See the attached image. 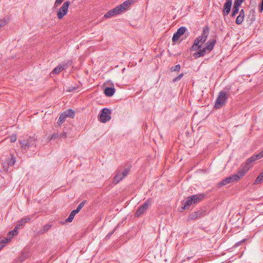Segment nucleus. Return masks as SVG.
Wrapping results in <instances>:
<instances>
[{
  "label": "nucleus",
  "instance_id": "obj_1",
  "mask_svg": "<svg viewBox=\"0 0 263 263\" xmlns=\"http://www.w3.org/2000/svg\"><path fill=\"white\" fill-rule=\"evenodd\" d=\"M133 0H127L122 4L118 5L114 9L108 11L104 16L105 18H109L114 15L120 14L126 10L129 6L133 3Z\"/></svg>",
  "mask_w": 263,
  "mask_h": 263
},
{
  "label": "nucleus",
  "instance_id": "obj_2",
  "mask_svg": "<svg viewBox=\"0 0 263 263\" xmlns=\"http://www.w3.org/2000/svg\"><path fill=\"white\" fill-rule=\"evenodd\" d=\"M263 157V152L262 151L259 153L257 154H255L248 158L246 162L245 163H242L240 167L242 168V169L246 172V173H247L249 170L252 167V165L251 164L252 163L254 162L257 159H260Z\"/></svg>",
  "mask_w": 263,
  "mask_h": 263
},
{
  "label": "nucleus",
  "instance_id": "obj_3",
  "mask_svg": "<svg viewBox=\"0 0 263 263\" xmlns=\"http://www.w3.org/2000/svg\"><path fill=\"white\" fill-rule=\"evenodd\" d=\"M228 98V95L226 92L223 91L219 92L218 93V96L215 103V107L216 108H219L221 107L226 104Z\"/></svg>",
  "mask_w": 263,
  "mask_h": 263
},
{
  "label": "nucleus",
  "instance_id": "obj_4",
  "mask_svg": "<svg viewBox=\"0 0 263 263\" xmlns=\"http://www.w3.org/2000/svg\"><path fill=\"white\" fill-rule=\"evenodd\" d=\"M36 139L34 137H30L27 139L20 140L21 148L23 149H27L30 147L35 145Z\"/></svg>",
  "mask_w": 263,
  "mask_h": 263
},
{
  "label": "nucleus",
  "instance_id": "obj_5",
  "mask_svg": "<svg viewBox=\"0 0 263 263\" xmlns=\"http://www.w3.org/2000/svg\"><path fill=\"white\" fill-rule=\"evenodd\" d=\"M111 111L110 109L104 108L99 115V120L102 123H105L111 119L110 115Z\"/></svg>",
  "mask_w": 263,
  "mask_h": 263
},
{
  "label": "nucleus",
  "instance_id": "obj_6",
  "mask_svg": "<svg viewBox=\"0 0 263 263\" xmlns=\"http://www.w3.org/2000/svg\"><path fill=\"white\" fill-rule=\"evenodd\" d=\"M70 4V3L69 1L65 2L59 9L57 12V17L58 19H62L67 14Z\"/></svg>",
  "mask_w": 263,
  "mask_h": 263
},
{
  "label": "nucleus",
  "instance_id": "obj_7",
  "mask_svg": "<svg viewBox=\"0 0 263 263\" xmlns=\"http://www.w3.org/2000/svg\"><path fill=\"white\" fill-rule=\"evenodd\" d=\"M151 199H148L143 203V204L142 205L138 208V209L135 212V216L138 217L143 215L146 211L148 206L151 204Z\"/></svg>",
  "mask_w": 263,
  "mask_h": 263
},
{
  "label": "nucleus",
  "instance_id": "obj_8",
  "mask_svg": "<svg viewBox=\"0 0 263 263\" xmlns=\"http://www.w3.org/2000/svg\"><path fill=\"white\" fill-rule=\"evenodd\" d=\"M129 173V170L127 168L125 169L123 172H117L116 175L114 177L112 183L115 184H118L124 178H125Z\"/></svg>",
  "mask_w": 263,
  "mask_h": 263
},
{
  "label": "nucleus",
  "instance_id": "obj_9",
  "mask_svg": "<svg viewBox=\"0 0 263 263\" xmlns=\"http://www.w3.org/2000/svg\"><path fill=\"white\" fill-rule=\"evenodd\" d=\"M247 173L245 172L242 168H240L237 171V173L235 174L232 175L230 176L232 182L238 181L243 176H244Z\"/></svg>",
  "mask_w": 263,
  "mask_h": 263
},
{
  "label": "nucleus",
  "instance_id": "obj_10",
  "mask_svg": "<svg viewBox=\"0 0 263 263\" xmlns=\"http://www.w3.org/2000/svg\"><path fill=\"white\" fill-rule=\"evenodd\" d=\"M232 0H226V2L223 5L222 10V14L223 16H227L230 13L232 7Z\"/></svg>",
  "mask_w": 263,
  "mask_h": 263
},
{
  "label": "nucleus",
  "instance_id": "obj_11",
  "mask_svg": "<svg viewBox=\"0 0 263 263\" xmlns=\"http://www.w3.org/2000/svg\"><path fill=\"white\" fill-rule=\"evenodd\" d=\"M70 61H68L67 63H64L61 64L59 65L57 67H56L52 70V73L53 74H58L62 70L67 68L68 67L69 64H70Z\"/></svg>",
  "mask_w": 263,
  "mask_h": 263
},
{
  "label": "nucleus",
  "instance_id": "obj_12",
  "mask_svg": "<svg viewBox=\"0 0 263 263\" xmlns=\"http://www.w3.org/2000/svg\"><path fill=\"white\" fill-rule=\"evenodd\" d=\"M186 30V28L185 27H180L175 32L173 36L172 41L173 42H175L179 39L180 36L184 34Z\"/></svg>",
  "mask_w": 263,
  "mask_h": 263
},
{
  "label": "nucleus",
  "instance_id": "obj_13",
  "mask_svg": "<svg viewBox=\"0 0 263 263\" xmlns=\"http://www.w3.org/2000/svg\"><path fill=\"white\" fill-rule=\"evenodd\" d=\"M194 202L191 196L188 197L187 198H186L185 200H183L182 202V209L184 210L188 209L190 208V206Z\"/></svg>",
  "mask_w": 263,
  "mask_h": 263
},
{
  "label": "nucleus",
  "instance_id": "obj_14",
  "mask_svg": "<svg viewBox=\"0 0 263 263\" xmlns=\"http://www.w3.org/2000/svg\"><path fill=\"white\" fill-rule=\"evenodd\" d=\"M205 196V194L202 193V194L192 195V196H191V197L194 203L196 204V203L199 202L200 201L202 200L204 198Z\"/></svg>",
  "mask_w": 263,
  "mask_h": 263
},
{
  "label": "nucleus",
  "instance_id": "obj_15",
  "mask_svg": "<svg viewBox=\"0 0 263 263\" xmlns=\"http://www.w3.org/2000/svg\"><path fill=\"white\" fill-rule=\"evenodd\" d=\"M33 216V215H32L31 216H27L22 218L18 221V223L16 226H18L19 229L20 227L24 226L26 223L30 222Z\"/></svg>",
  "mask_w": 263,
  "mask_h": 263
},
{
  "label": "nucleus",
  "instance_id": "obj_16",
  "mask_svg": "<svg viewBox=\"0 0 263 263\" xmlns=\"http://www.w3.org/2000/svg\"><path fill=\"white\" fill-rule=\"evenodd\" d=\"M209 29L206 26L205 28L203 29L202 35L201 36H198L201 43H203L205 42L209 35Z\"/></svg>",
  "mask_w": 263,
  "mask_h": 263
},
{
  "label": "nucleus",
  "instance_id": "obj_17",
  "mask_svg": "<svg viewBox=\"0 0 263 263\" xmlns=\"http://www.w3.org/2000/svg\"><path fill=\"white\" fill-rule=\"evenodd\" d=\"M203 213V211L201 210L194 212L189 215L188 216V219L190 220H195L198 218H199L202 216Z\"/></svg>",
  "mask_w": 263,
  "mask_h": 263
},
{
  "label": "nucleus",
  "instance_id": "obj_18",
  "mask_svg": "<svg viewBox=\"0 0 263 263\" xmlns=\"http://www.w3.org/2000/svg\"><path fill=\"white\" fill-rule=\"evenodd\" d=\"M16 162L15 157L14 155H11L6 159V163L8 166H12L14 165Z\"/></svg>",
  "mask_w": 263,
  "mask_h": 263
},
{
  "label": "nucleus",
  "instance_id": "obj_19",
  "mask_svg": "<svg viewBox=\"0 0 263 263\" xmlns=\"http://www.w3.org/2000/svg\"><path fill=\"white\" fill-rule=\"evenodd\" d=\"M52 225L50 224H45L39 231L38 234L42 235L47 232L50 229Z\"/></svg>",
  "mask_w": 263,
  "mask_h": 263
},
{
  "label": "nucleus",
  "instance_id": "obj_20",
  "mask_svg": "<svg viewBox=\"0 0 263 263\" xmlns=\"http://www.w3.org/2000/svg\"><path fill=\"white\" fill-rule=\"evenodd\" d=\"M115 89L114 87H106L104 90V93L107 97H111L114 95Z\"/></svg>",
  "mask_w": 263,
  "mask_h": 263
},
{
  "label": "nucleus",
  "instance_id": "obj_21",
  "mask_svg": "<svg viewBox=\"0 0 263 263\" xmlns=\"http://www.w3.org/2000/svg\"><path fill=\"white\" fill-rule=\"evenodd\" d=\"M206 50L207 49H205V47L203 48L202 49H200L199 51L194 53V56L196 58L203 57L205 55Z\"/></svg>",
  "mask_w": 263,
  "mask_h": 263
},
{
  "label": "nucleus",
  "instance_id": "obj_22",
  "mask_svg": "<svg viewBox=\"0 0 263 263\" xmlns=\"http://www.w3.org/2000/svg\"><path fill=\"white\" fill-rule=\"evenodd\" d=\"M215 43H216V40H212H212L209 41L206 43V46L205 47V49H207V50H209V51L212 50L213 49Z\"/></svg>",
  "mask_w": 263,
  "mask_h": 263
},
{
  "label": "nucleus",
  "instance_id": "obj_23",
  "mask_svg": "<svg viewBox=\"0 0 263 263\" xmlns=\"http://www.w3.org/2000/svg\"><path fill=\"white\" fill-rule=\"evenodd\" d=\"M78 213L75 210H73L69 214L68 217L66 219L67 222H71L72 221L75 215Z\"/></svg>",
  "mask_w": 263,
  "mask_h": 263
},
{
  "label": "nucleus",
  "instance_id": "obj_24",
  "mask_svg": "<svg viewBox=\"0 0 263 263\" xmlns=\"http://www.w3.org/2000/svg\"><path fill=\"white\" fill-rule=\"evenodd\" d=\"M201 43L200 39L198 37L194 42L193 45L192 46V50H197L201 47V46L199 45V43Z\"/></svg>",
  "mask_w": 263,
  "mask_h": 263
},
{
  "label": "nucleus",
  "instance_id": "obj_25",
  "mask_svg": "<svg viewBox=\"0 0 263 263\" xmlns=\"http://www.w3.org/2000/svg\"><path fill=\"white\" fill-rule=\"evenodd\" d=\"M65 115H66L67 117H70L71 118H73L75 115V112L73 110L71 109H69L64 111Z\"/></svg>",
  "mask_w": 263,
  "mask_h": 263
},
{
  "label": "nucleus",
  "instance_id": "obj_26",
  "mask_svg": "<svg viewBox=\"0 0 263 263\" xmlns=\"http://www.w3.org/2000/svg\"><path fill=\"white\" fill-rule=\"evenodd\" d=\"M17 229H18V226H15L13 230L9 232L8 237L11 239L13 236L16 235L17 234Z\"/></svg>",
  "mask_w": 263,
  "mask_h": 263
},
{
  "label": "nucleus",
  "instance_id": "obj_27",
  "mask_svg": "<svg viewBox=\"0 0 263 263\" xmlns=\"http://www.w3.org/2000/svg\"><path fill=\"white\" fill-rule=\"evenodd\" d=\"M239 7L240 6H236L235 5H233V7L232 8V12L231 14L232 17H235L236 16V14H237L238 13L239 10Z\"/></svg>",
  "mask_w": 263,
  "mask_h": 263
},
{
  "label": "nucleus",
  "instance_id": "obj_28",
  "mask_svg": "<svg viewBox=\"0 0 263 263\" xmlns=\"http://www.w3.org/2000/svg\"><path fill=\"white\" fill-rule=\"evenodd\" d=\"M66 118V115H65L64 112H62L59 118L58 123L60 124L63 123L65 121Z\"/></svg>",
  "mask_w": 263,
  "mask_h": 263
},
{
  "label": "nucleus",
  "instance_id": "obj_29",
  "mask_svg": "<svg viewBox=\"0 0 263 263\" xmlns=\"http://www.w3.org/2000/svg\"><path fill=\"white\" fill-rule=\"evenodd\" d=\"M263 181V172L260 173L254 181L255 184H258Z\"/></svg>",
  "mask_w": 263,
  "mask_h": 263
},
{
  "label": "nucleus",
  "instance_id": "obj_30",
  "mask_svg": "<svg viewBox=\"0 0 263 263\" xmlns=\"http://www.w3.org/2000/svg\"><path fill=\"white\" fill-rule=\"evenodd\" d=\"M9 18L8 17H5L0 20V27L5 26L8 23Z\"/></svg>",
  "mask_w": 263,
  "mask_h": 263
},
{
  "label": "nucleus",
  "instance_id": "obj_31",
  "mask_svg": "<svg viewBox=\"0 0 263 263\" xmlns=\"http://www.w3.org/2000/svg\"><path fill=\"white\" fill-rule=\"evenodd\" d=\"M244 18L245 17H242L240 15H238V16L237 17L236 20V24L240 25L243 22V21L244 20Z\"/></svg>",
  "mask_w": 263,
  "mask_h": 263
},
{
  "label": "nucleus",
  "instance_id": "obj_32",
  "mask_svg": "<svg viewBox=\"0 0 263 263\" xmlns=\"http://www.w3.org/2000/svg\"><path fill=\"white\" fill-rule=\"evenodd\" d=\"M85 202L86 201L84 200L78 205V206L77 208V209L75 210L78 213H79L80 211L82 209V208L84 206Z\"/></svg>",
  "mask_w": 263,
  "mask_h": 263
},
{
  "label": "nucleus",
  "instance_id": "obj_33",
  "mask_svg": "<svg viewBox=\"0 0 263 263\" xmlns=\"http://www.w3.org/2000/svg\"><path fill=\"white\" fill-rule=\"evenodd\" d=\"M180 65L179 64L176 65L171 68V71H178L180 69Z\"/></svg>",
  "mask_w": 263,
  "mask_h": 263
},
{
  "label": "nucleus",
  "instance_id": "obj_34",
  "mask_svg": "<svg viewBox=\"0 0 263 263\" xmlns=\"http://www.w3.org/2000/svg\"><path fill=\"white\" fill-rule=\"evenodd\" d=\"M184 74L183 73H180L177 77H176L175 79H173V82H175L179 81L183 77Z\"/></svg>",
  "mask_w": 263,
  "mask_h": 263
},
{
  "label": "nucleus",
  "instance_id": "obj_35",
  "mask_svg": "<svg viewBox=\"0 0 263 263\" xmlns=\"http://www.w3.org/2000/svg\"><path fill=\"white\" fill-rule=\"evenodd\" d=\"M245 0H234V5L240 6Z\"/></svg>",
  "mask_w": 263,
  "mask_h": 263
},
{
  "label": "nucleus",
  "instance_id": "obj_36",
  "mask_svg": "<svg viewBox=\"0 0 263 263\" xmlns=\"http://www.w3.org/2000/svg\"><path fill=\"white\" fill-rule=\"evenodd\" d=\"M63 1L64 0H56L54 3V7H58L60 4H62Z\"/></svg>",
  "mask_w": 263,
  "mask_h": 263
},
{
  "label": "nucleus",
  "instance_id": "obj_37",
  "mask_svg": "<svg viewBox=\"0 0 263 263\" xmlns=\"http://www.w3.org/2000/svg\"><path fill=\"white\" fill-rule=\"evenodd\" d=\"M16 135H13L10 137V141L11 142H14L16 140Z\"/></svg>",
  "mask_w": 263,
  "mask_h": 263
},
{
  "label": "nucleus",
  "instance_id": "obj_38",
  "mask_svg": "<svg viewBox=\"0 0 263 263\" xmlns=\"http://www.w3.org/2000/svg\"><path fill=\"white\" fill-rule=\"evenodd\" d=\"M60 137L59 135L58 134H54L51 135L50 139H55L58 138Z\"/></svg>",
  "mask_w": 263,
  "mask_h": 263
},
{
  "label": "nucleus",
  "instance_id": "obj_39",
  "mask_svg": "<svg viewBox=\"0 0 263 263\" xmlns=\"http://www.w3.org/2000/svg\"><path fill=\"white\" fill-rule=\"evenodd\" d=\"M246 240L245 239H243V240L239 241V242H236L235 245L234 246V247H237L239 245H240L243 242H244Z\"/></svg>",
  "mask_w": 263,
  "mask_h": 263
},
{
  "label": "nucleus",
  "instance_id": "obj_40",
  "mask_svg": "<svg viewBox=\"0 0 263 263\" xmlns=\"http://www.w3.org/2000/svg\"><path fill=\"white\" fill-rule=\"evenodd\" d=\"M228 184V183H227V180H226V179H224V180H222V181L220 182V183H219V184H220V185H221V186H222V185H226V184Z\"/></svg>",
  "mask_w": 263,
  "mask_h": 263
},
{
  "label": "nucleus",
  "instance_id": "obj_41",
  "mask_svg": "<svg viewBox=\"0 0 263 263\" xmlns=\"http://www.w3.org/2000/svg\"><path fill=\"white\" fill-rule=\"evenodd\" d=\"M238 15H240L242 17H245V11L243 9H241L240 11H239V14Z\"/></svg>",
  "mask_w": 263,
  "mask_h": 263
},
{
  "label": "nucleus",
  "instance_id": "obj_42",
  "mask_svg": "<svg viewBox=\"0 0 263 263\" xmlns=\"http://www.w3.org/2000/svg\"><path fill=\"white\" fill-rule=\"evenodd\" d=\"M258 9H259V11L260 12H262V11H263V3H261L260 5L259 6Z\"/></svg>",
  "mask_w": 263,
  "mask_h": 263
},
{
  "label": "nucleus",
  "instance_id": "obj_43",
  "mask_svg": "<svg viewBox=\"0 0 263 263\" xmlns=\"http://www.w3.org/2000/svg\"><path fill=\"white\" fill-rule=\"evenodd\" d=\"M10 240H11V239H10L9 238L7 237V238H6L5 239L3 240L2 241V243H8V242Z\"/></svg>",
  "mask_w": 263,
  "mask_h": 263
},
{
  "label": "nucleus",
  "instance_id": "obj_44",
  "mask_svg": "<svg viewBox=\"0 0 263 263\" xmlns=\"http://www.w3.org/2000/svg\"><path fill=\"white\" fill-rule=\"evenodd\" d=\"M60 138H66L67 137V133L63 132L62 134L59 135Z\"/></svg>",
  "mask_w": 263,
  "mask_h": 263
},
{
  "label": "nucleus",
  "instance_id": "obj_45",
  "mask_svg": "<svg viewBox=\"0 0 263 263\" xmlns=\"http://www.w3.org/2000/svg\"><path fill=\"white\" fill-rule=\"evenodd\" d=\"M226 180H227V183H232V180H231V178L229 177H227V178H226Z\"/></svg>",
  "mask_w": 263,
  "mask_h": 263
},
{
  "label": "nucleus",
  "instance_id": "obj_46",
  "mask_svg": "<svg viewBox=\"0 0 263 263\" xmlns=\"http://www.w3.org/2000/svg\"><path fill=\"white\" fill-rule=\"evenodd\" d=\"M114 232H115V230H114L112 232H111L109 233H108L107 234V235L106 236V237H109L112 234H113Z\"/></svg>",
  "mask_w": 263,
  "mask_h": 263
},
{
  "label": "nucleus",
  "instance_id": "obj_47",
  "mask_svg": "<svg viewBox=\"0 0 263 263\" xmlns=\"http://www.w3.org/2000/svg\"><path fill=\"white\" fill-rule=\"evenodd\" d=\"M4 247V245L0 244V250Z\"/></svg>",
  "mask_w": 263,
  "mask_h": 263
},
{
  "label": "nucleus",
  "instance_id": "obj_48",
  "mask_svg": "<svg viewBox=\"0 0 263 263\" xmlns=\"http://www.w3.org/2000/svg\"><path fill=\"white\" fill-rule=\"evenodd\" d=\"M74 89V88H73L72 89H69V91H71L72 90H73Z\"/></svg>",
  "mask_w": 263,
  "mask_h": 263
},
{
  "label": "nucleus",
  "instance_id": "obj_49",
  "mask_svg": "<svg viewBox=\"0 0 263 263\" xmlns=\"http://www.w3.org/2000/svg\"><path fill=\"white\" fill-rule=\"evenodd\" d=\"M261 3H263V0H261Z\"/></svg>",
  "mask_w": 263,
  "mask_h": 263
}]
</instances>
